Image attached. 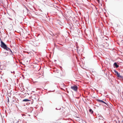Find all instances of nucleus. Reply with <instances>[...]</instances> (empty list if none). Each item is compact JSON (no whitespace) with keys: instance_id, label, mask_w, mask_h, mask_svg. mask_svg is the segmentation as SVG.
Listing matches in <instances>:
<instances>
[{"instance_id":"nucleus-1","label":"nucleus","mask_w":123,"mask_h":123,"mask_svg":"<svg viewBox=\"0 0 123 123\" xmlns=\"http://www.w3.org/2000/svg\"><path fill=\"white\" fill-rule=\"evenodd\" d=\"M71 88L75 92L77 91L78 87L76 85H74L71 87Z\"/></svg>"},{"instance_id":"nucleus-2","label":"nucleus","mask_w":123,"mask_h":123,"mask_svg":"<svg viewBox=\"0 0 123 123\" xmlns=\"http://www.w3.org/2000/svg\"><path fill=\"white\" fill-rule=\"evenodd\" d=\"M1 46L4 49L7 48L6 45L2 41L1 42Z\"/></svg>"},{"instance_id":"nucleus-3","label":"nucleus","mask_w":123,"mask_h":123,"mask_svg":"<svg viewBox=\"0 0 123 123\" xmlns=\"http://www.w3.org/2000/svg\"><path fill=\"white\" fill-rule=\"evenodd\" d=\"M4 5L5 6V7L7 8L8 7V3L7 2V1H6L4 3Z\"/></svg>"},{"instance_id":"nucleus-4","label":"nucleus","mask_w":123,"mask_h":123,"mask_svg":"<svg viewBox=\"0 0 123 123\" xmlns=\"http://www.w3.org/2000/svg\"><path fill=\"white\" fill-rule=\"evenodd\" d=\"M97 101H98V102H101L102 103H103L106 104H107L105 102H104L102 100H100V99H97Z\"/></svg>"},{"instance_id":"nucleus-5","label":"nucleus","mask_w":123,"mask_h":123,"mask_svg":"<svg viewBox=\"0 0 123 123\" xmlns=\"http://www.w3.org/2000/svg\"><path fill=\"white\" fill-rule=\"evenodd\" d=\"M117 77L119 78H123V77L120 75L119 73H118V74L117 75Z\"/></svg>"},{"instance_id":"nucleus-6","label":"nucleus","mask_w":123,"mask_h":123,"mask_svg":"<svg viewBox=\"0 0 123 123\" xmlns=\"http://www.w3.org/2000/svg\"><path fill=\"white\" fill-rule=\"evenodd\" d=\"M114 65L116 68H118L119 67V66L117 65L116 62L114 63Z\"/></svg>"},{"instance_id":"nucleus-7","label":"nucleus","mask_w":123,"mask_h":123,"mask_svg":"<svg viewBox=\"0 0 123 123\" xmlns=\"http://www.w3.org/2000/svg\"><path fill=\"white\" fill-rule=\"evenodd\" d=\"M14 121L13 122V123H17L19 122V121H16V119H15V118L14 119Z\"/></svg>"},{"instance_id":"nucleus-8","label":"nucleus","mask_w":123,"mask_h":123,"mask_svg":"<svg viewBox=\"0 0 123 123\" xmlns=\"http://www.w3.org/2000/svg\"><path fill=\"white\" fill-rule=\"evenodd\" d=\"M30 101V100L27 99H24L23 100V101L25 102H28L29 101Z\"/></svg>"},{"instance_id":"nucleus-9","label":"nucleus","mask_w":123,"mask_h":123,"mask_svg":"<svg viewBox=\"0 0 123 123\" xmlns=\"http://www.w3.org/2000/svg\"><path fill=\"white\" fill-rule=\"evenodd\" d=\"M6 49V50H9L12 53V51L10 49V48H8L7 47V48L6 49Z\"/></svg>"},{"instance_id":"nucleus-10","label":"nucleus","mask_w":123,"mask_h":123,"mask_svg":"<svg viewBox=\"0 0 123 123\" xmlns=\"http://www.w3.org/2000/svg\"><path fill=\"white\" fill-rule=\"evenodd\" d=\"M89 112L91 114L93 113V111L91 109H90L89 110Z\"/></svg>"},{"instance_id":"nucleus-11","label":"nucleus","mask_w":123,"mask_h":123,"mask_svg":"<svg viewBox=\"0 0 123 123\" xmlns=\"http://www.w3.org/2000/svg\"><path fill=\"white\" fill-rule=\"evenodd\" d=\"M114 71L115 72V74H116L117 75L118 73L117 71L116 70H114Z\"/></svg>"},{"instance_id":"nucleus-12","label":"nucleus","mask_w":123,"mask_h":123,"mask_svg":"<svg viewBox=\"0 0 123 123\" xmlns=\"http://www.w3.org/2000/svg\"><path fill=\"white\" fill-rule=\"evenodd\" d=\"M98 2L99 3V0H97Z\"/></svg>"},{"instance_id":"nucleus-13","label":"nucleus","mask_w":123,"mask_h":123,"mask_svg":"<svg viewBox=\"0 0 123 123\" xmlns=\"http://www.w3.org/2000/svg\"><path fill=\"white\" fill-rule=\"evenodd\" d=\"M36 82V81L34 82Z\"/></svg>"}]
</instances>
